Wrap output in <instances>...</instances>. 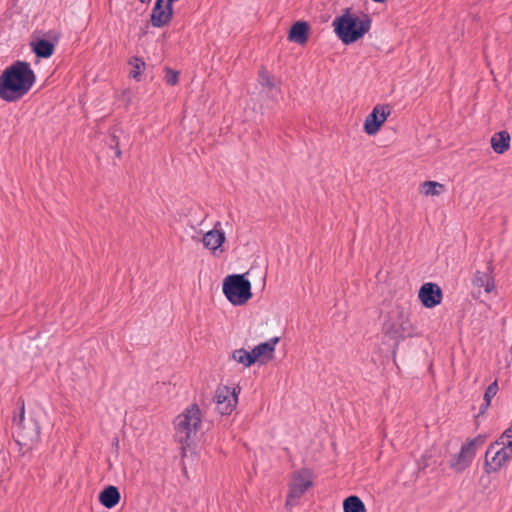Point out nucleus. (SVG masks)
<instances>
[{"label": "nucleus", "instance_id": "4", "mask_svg": "<svg viewBox=\"0 0 512 512\" xmlns=\"http://www.w3.org/2000/svg\"><path fill=\"white\" fill-rule=\"evenodd\" d=\"M200 424L201 411L197 404H192L175 419V439L179 443L189 446Z\"/></svg>", "mask_w": 512, "mask_h": 512}, {"label": "nucleus", "instance_id": "17", "mask_svg": "<svg viewBox=\"0 0 512 512\" xmlns=\"http://www.w3.org/2000/svg\"><path fill=\"white\" fill-rule=\"evenodd\" d=\"M280 341V337H273L270 340L260 343L252 349V355L255 362L261 358L271 359L275 351V346Z\"/></svg>", "mask_w": 512, "mask_h": 512}, {"label": "nucleus", "instance_id": "21", "mask_svg": "<svg viewBox=\"0 0 512 512\" xmlns=\"http://www.w3.org/2000/svg\"><path fill=\"white\" fill-rule=\"evenodd\" d=\"M344 512H366L363 501L356 495H350L343 501Z\"/></svg>", "mask_w": 512, "mask_h": 512}, {"label": "nucleus", "instance_id": "35", "mask_svg": "<svg viewBox=\"0 0 512 512\" xmlns=\"http://www.w3.org/2000/svg\"><path fill=\"white\" fill-rule=\"evenodd\" d=\"M492 269H493V267H492L491 263H489V265L487 267L488 272H492Z\"/></svg>", "mask_w": 512, "mask_h": 512}, {"label": "nucleus", "instance_id": "19", "mask_svg": "<svg viewBox=\"0 0 512 512\" xmlns=\"http://www.w3.org/2000/svg\"><path fill=\"white\" fill-rule=\"evenodd\" d=\"M241 388L236 386L232 390L228 386H219L215 391L214 401L216 402V408L223 404V402L234 398V394H239Z\"/></svg>", "mask_w": 512, "mask_h": 512}, {"label": "nucleus", "instance_id": "23", "mask_svg": "<svg viewBox=\"0 0 512 512\" xmlns=\"http://www.w3.org/2000/svg\"><path fill=\"white\" fill-rule=\"evenodd\" d=\"M232 358L236 362L243 364L245 367H250L255 363V358L253 357L252 352H249L244 348L234 350Z\"/></svg>", "mask_w": 512, "mask_h": 512}, {"label": "nucleus", "instance_id": "7", "mask_svg": "<svg viewBox=\"0 0 512 512\" xmlns=\"http://www.w3.org/2000/svg\"><path fill=\"white\" fill-rule=\"evenodd\" d=\"M313 486L310 471L302 469L296 473L291 484L289 485L288 494L286 497V507H292L297 504V500Z\"/></svg>", "mask_w": 512, "mask_h": 512}, {"label": "nucleus", "instance_id": "18", "mask_svg": "<svg viewBox=\"0 0 512 512\" xmlns=\"http://www.w3.org/2000/svg\"><path fill=\"white\" fill-rule=\"evenodd\" d=\"M510 140V134L506 130L497 132L491 137V147L495 153L504 154L510 148Z\"/></svg>", "mask_w": 512, "mask_h": 512}, {"label": "nucleus", "instance_id": "20", "mask_svg": "<svg viewBox=\"0 0 512 512\" xmlns=\"http://www.w3.org/2000/svg\"><path fill=\"white\" fill-rule=\"evenodd\" d=\"M241 388L236 386L232 390L228 386H219L215 391L214 401L216 402V408L223 404V402L234 398V394H239Z\"/></svg>", "mask_w": 512, "mask_h": 512}, {"label": "nucleus", "instance_id": "37", "mask_svg": "<svg viewBox=\"0 0 512 512\" xmlns=\"http://www.w3.org/2000/svg\"><path fill=\"white\" fill-rule=\"evenodd\" d=\"M142 3H149L151 0H140Z\"/></svg>", "mask_w": 512, "mask_h": 512}, {"label": "nucleus", "instance_id": "32", "mask_svg": "<svg viewBox=\"0 0 512 512\" xmlns=\"http://www.w3.org/2000/svg\"><path fill=\"white\" fill-rule=\"evenodd\" d=\"M483 287L485 288V292H487V293H490L491 291H493L495 288L493 278L488 276L487 279L485 280V284Z\"/></svg>", "mask_w": 512, "mask_h": 512}, {"label": "nucleus", "instance_id": "6", "mask_svg": "<svg viewBox=\"0 0 512 512\" xmlns=\"http://www.w3.org/2000/svg\"><path fill=\"white\" fill-rule=\"evenodd\" d=\"M245 274H232L223 280V293L230 303L241 306L252 297L251 283Z\"/></svg>", "mask_w": 512, "mask_h": 512}, {"label": "nucleus", "instance_id": "11", "mask_svg": "<svg viewBox=\"0 0 512 512\" xmlns=\"http://www.w3.org/2000/svg\"><path fill=\"white\" fill-rule=\"evenodd\" d=\"M165 0H156L150 15V21L153 27L160 28L167 25L173 16V6L166 3Z\"/></svg>", "mask_w": 512, "mask_h": 512}, {"label": "nucleus", "instance_id": "10", "mask_svg": "<svg viewBox=\"0 0 512 512\" xmlns=\"http://www.w3.org/2000/svg\"><path fill=\"white\" fill-rule=\"evenodd\" d=\"M383 334L394 340L393 345V354L396 353L398 349L399 342L404 340L406 337L411 336V332L408 331L407 323H397L393 321H386L383 323L382 327Z\"/></svg>", "mask_w": 512, "mask_h": 512}, {"label": "nucleus", "instance_id": "12", "mask_svg": "<svg viewBox=\"0 0 512 512\" xmlns=\"http://www.w3.org/2000/svg\"><path fill=\"white\" fill-rule=\"evenodd\" d=\"M471 446L472 443H465L461 446L459 453L454 455L449 462L451 469L456 472H463L471 464L475 456Z\"/></svg>", "mask_w": 512, "mask_h": 512}, {"label": "nucleus", "instance_id": "33", "mask_svg": "<svg viewBox=\"0 0 512 512\" xmlns=\"http://www.w3.org/2000/svg\"><path fill=\"white\" fill-rule=\"evenodd\" d=\"M490 404H491V403H488L487 401H484V402L481 404V406H480L478 416L483 415V414L486 412V410L489 408Z\"/></svg>", "mask_w": 512, "mask_h": 512}, {"label": "nucleus", "instance_id": "22", "mask_svg": "<svg viewBox=\"0 0 512 512\" xmlns=\"http://www.w3.org/2000/svg\"><path fill=\"white\" fill-rule=\"evenodd\" d=\"M128 64L132 67L129 76L136 81H140L142 72L146 67L144 60L140 57L133 56L129 59Z\"/></svg>", "mask_w": 512, "mask_h": 512}, {"label": "nucleus", "instance_id": "24", "mask_svg": "<svg viewBox=\"0 0 512 512\" xmlns=\"http://www.w3.org/2000/svg\"><path fill=\"white\" fill-rule=\"evenodd\" d=\"M424 193L426 195H439L444 190V185L435 181H425L422 184Z\"/></svg>", "mask_w": 512, "mask_h": 512}, {"label": "nucleus", "instance_id": "25", "mask_svg": "<svg viewBox=\"0 0 512 512\" xmlns=\"http://www.w3.org/2000/svg\"><path fill=\"white\" fill-rule=\"evenodd\" d=\"M238 402L237 394H234V398L231 400L223 402V404L219 405L216 409L221 415H229L236 408Z\"/></svg>", "mask_w": 512, "mask_h": 512}, {"label": "nucleus", "instance_id": "26", "mask_svg": "<svg viewBox=\"0 0 512 512\" xmlns=\"http://www.w3.org/2000/svg\"><path fill=\"white\" fill-rule=\"evenodd\" d=\"M164 71H165L164 80H165L166 84H168L170 86L176 85L179 81V72L173 70L170 67H165Z\"/></svg>", "mask_w": 512, "mask_h": 512}, {"label": "nucleus", "instance_id": "16", "mask_svg": "<svg viewBox=\"0 0 512 512\" xmlns=\"http://www.w3.org/2000/svg\"><path fill=\"white\" fill-rule=\"evenodd\" d=\"M98 500L102 506L107 509H112L121 500V494L118 487L114 485H108L99 493Z\"/></svg>", "mask_w": 512, "mask_h": 512}, {"label": "nucleus", "instance_id": "27", "mask_svg": "<svg viewBox=\"0 0 512 512\" xmlns=\"http://www.w3.org/2000/svg\"><path fill=\"white\" fill-rule=\"evenodd\" d=\"M497 392H498V383H497V380H495L486 388L483 400L487 401L488 403H491V399L497 394Z\"/></svg>", "mask_w": 512, "mask_h": 512}, {"label": "nucleus", "instance_id": "9", "mask_svg": "<svg viewBox=\"0 0 512 512\" xmlns=\"http://www.w3.org/2000/svg\"><path fill=\"white\" fill-rule=\"evenodd\" d=\"M418 297L424 307L434 308L441 303L443 292L436 283L427 282L420 287Z\"/></svg>", "mask_w": 512, "mask_h": 512}, {"label": "nucleus", "instance_id": "34", "mask_svg": "<svg viewBox=\"0 0 512 512\" xmlns=\"http://www.w3.org/2000/svg\"><path fill=\"white\" fill-rule=\"evenodd\" d=\"M505 438H511L512 439V422H511V425L509 428H507L503 433H502V439H505Z\"/></svg>", "mask_w": 512, "mask_h": 512}, {"label": "nucleus", "instance_id": "28", "mask_svg": "<svg viewBox=\"0 0 512 512\" xmlns=\"http://www.w3.org/2000/svg\"><path fill=\"white\" fill-rule=\"evenodd\" d=\"M488 276V272L476 271L472 280V284L478 288H481L484 286L485 280Z\"/></svg>", "mask_w": 512, "mask_h": 512}, {"label": "nucleus", "instance_id": "36", "mask_svg": "<svg viewBox=\"0 0 512 512\" xmlns=\"http://www.w3.org/2000/svg\"><path fill=\"white\" fill-rule=\"evenodd\" d=\"M376 3H385L387 0H373Z\"/></svg>", "mask_w": 512, "mask_h": 512}, {"label": "nucleus", "instance_id": "5", "mask_svg": "<svg viewBox=\"0 0 512 512\" xmlns=\"http://www.w3.org/2000/svg\"><path fill=\"white\" fill-rule=\"evenodd\" d=\"M512 459V439H502V435L490 443L485 453L484 471L487 474L498 472Z\"/></svg>", "mask_w": 512, "mask_h": 512}, {"label": "nucleus", "instance_id": "30", "mask_svg": "<svg viewBox=\"0 0 512 512\" xmlns=\"http://www.w3.org/2000/svg\"><path fill=\"white\" fill-rule=\"evenodd\" d=\"M484 442H485V437L482 435H478L477 437H475L474 439H471L467 443H472L471 449H472V451H474V454H476L477 447L483 445Z\"/></svg>", "mask_w": 512, "mask_h": 512}, {"label": "nucleus", "instance_id": "29", "mask_svg": "<svg viewBox=\"0 0 512 512\" xmlns=\"http://www.w3.org/2000/svg\"><path fill=\"white\" fill-rule=\"evenodd\" d=\"M109 146L111 148L115 149L116 157H118V158L121 157L122 152H121V149L119 147V139H118V137L116 135L112 134L110 136Z\"/></svg>", "mask_w": 512, "mask_h": 512}, {"label": "nucleus", "instance_id": "31", "mask_svg": "<svg viewBox=\"0 0 512 512\" xmlns=\"http://www.w3.org/2000/svg\"><path fill=\"white\" fill-rule=\"evenodd\" d=\"M260 78H261L260 83L262 86H266L269 89H272L274 87V83L271 81V78L264 72L260 73Z\"/></svg>", "mask_w": 512, "mask_h": 512}, {"label": "nucleus", "instance_id": "2", "mask_svg": "<svg viewBox=\"0 0 512 512\" xmlns=\"http://www.w3.org/2000/svg\"><path fill=\"white\" fill-rule=\"evenodd\" d=\"M371 17L362 13L359 17L348 7L343 10L340 16L335 17L332 26L337 37L343 44L349 45L357 42L370 30Z\"/></svg>", "mask_w": 512, "mask_h": 512}, {"label": "nucleus", "instance_id": "13", "mask_svg": "<svg viewBox=\"0 0 512 512\" xmlns=\"http://www.w3.org/2000/svg\"><path fill=\"white\" fill-rule=\"evenodd\" d=\"M58 43V37L52 39L39 38L31 43L32 52L39 59H46L54 54L55 46Z\"/></svg>", "mask_w": 512, "mask_h": 512}, {"label": "nucleus", "instance_id": "15", "mask_svg": "<svg viewBox=\"0 0 512 512\" xmlns=\"http://www.w3.org/2000/svg\"><path fill=\"white\" fill-rule=\"evenodd\" d=\"M221 226L219 221L216 222L214 229L203 235L202 242L205 248L216 251L225 241V233L218 229Z\"/></svg>", "mask_w": 512, "mask_h": 512}, {"label": "nucleus", "instance_id": "14", "mask_svg": "<svg viewBox=\"0 0 512 512\" xmlns=\"http://www.w3.org/2000/svg\"><path fill=\"white\" fill-rule=\"evenodd\" d=\"M310 25L306 21H296L293 23L288 32V40L299 45L307 43L309 38Z\"/></svg>", "mask_w": 512, "mask_h": 512}, {"label": "nucleus", "instance_id": "8", "mask_svg": "<svg viewBox=\"0 0 512 512\" xmlns=\"http://www.w3.org/2000/svg\"><path fill=\"white\" fill-rule=\"evenodd\" d=\"M390 112L391 110L389 105H376L365 119V133L369 136L377 134L387 117L390 115Z\"/></svg>", "mask_w": 512, "mask_h": 512}, {"label": "nucleus", "instance_id": "1", "mask_svg": "<svg viewBox=\"0 0 512 512\" xmlns=\"http://www.w3.org/2000/svg\"><path fill=\"white\" fill-rule=\"evenodd\" d=\"M36 82V74L29 62L17 60L0 75V98L6 102L22 99Z\"/></svg>", "mask_w": 512, "mask_h": 512}, {"label": "nucleus", "instance_id": "3", "mask_svg": "<svg viewBox=\"0 0 512 512\" xmlns=\"http://www.w3.org/2000/svg\"><path fill=\"white\" fill-rule=\"evenodd\" d=\"M20 404V414L17 420V432L15 442L19 446V451L24 454L32 449L33 445L40 438V425L34 418L25 419V404L23 399L18 400ZM16 421V418H14Z\"/></svg>", "mask_w": 512, "mask_h": 512}]
</instances>
